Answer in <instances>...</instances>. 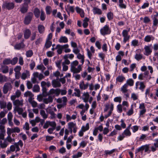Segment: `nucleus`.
Segmentation results:
<instances>
[{
    "label": "nucleus",
    "mask_w": 158,
    "mask_h": 158,
    "mask_svg": "<svg viewBox=\"0 0 158 158\" xmlns=\"http://www.w3.org/2000/svg\"><path fill=\"white\" fill-rule=\"evenodd\" d=\"M147 135L146 134H142L139 139L140 141H143L144 140H147L146 137Z\"/></svg>",
    "instance_id": "nucleus-33"
},
{
    "label": "nucleus",
    "mask_w": 158,
    "mask_h": 158,
    "mask_svg": "<svg viewBox=\"0 0 158 158\" xmlns=\"http://www.w3.org/2000/svg\"><path fill=\"white\" fill-rule=\"evenodd\" d=\"M78 62L77 60L73 61L71 63V68H72V67L73 66L74 67H75L76 66L78 65Z\"/></svg>",
    "instance_id": "nucleus-55"
},
{
    "label": "nucleus",
    "mask_w": 158,
    "mask_h": 158,
    "mask_svg": "<svg viewBox=\"0 0 158 158\" xmlns=\"http://www.w3.org/2000/svg\"><path fill=\"white\" fill-rule=\"evenodd\" d=\"M139 44V40L135 39L132 40L131 43V46L135 47L138 45Z\"/></svg>",
    "instance_id": "nucleus-37"
},
{
    "label": "nucleus",
    "mask_w": 158,
    "mask_h": 158,
    "mask_svg": "<svg viewBox=\"0 0 158 158\" xmlns=\"http://www.w3.org/2000/svg\"><path fill=\"white\" fill-rule=\"evenodd\" d=\"M123 36V37H126L128 36V33L127 31V30H123L122 33Z\"/></svg>",
    "instance_id": "nucleus-62"
},
{
    "label": "nucleus",
    "mask_w": 158,
    "mask_h": 158,
    "mask_svg": "<svg viewBox=\"0 0 158 158\" xmlns=\"http://www.w3.org/2000/svg\"><path fill=\"white\" fill-rule=\"evenodd\" d=\"M122 133L125 136H130L131 134L130 131L126 129L123 131Z\"/></svg>",
    "instance_id": "nucleus-27"
},
{
    "label": "nucleus",
    "mask_w": 158,
    "mask_h": 158,
    "mask_svg": "<svg viewBox=\"0 0 158 158\" xmlns=\"http://www.w3.org/2000/svg\"><path fill=\"white\" fill-rule=\"evenodd\" d=\"M144 49L146 52L145 55L148 56L150 55L152 52V48L149 47V46L145 45L144 47Z\"/></svg>",
    "instance_id": "nucleus-7"
},
{
    "label": "nucleus",
    "mask_w": 158,
    "mask_h": 158,
    "mask_svg": "<svg viewBox=\"0 0 158 158\" xmlns=\"http://www.w3.org/2000/svg\"><path fill=\"white\" fill-rule=\"evenodd\" d=\"M29 101L33 107L35 108L37 107V103L35 101H32L31 99H29Z\"/></svg>",
    "instance_id": "nucleus-43"
},
{
    "label": "nucleus",
    "mask_w": 158,
    "mask_h": 158,
    "mask_svg": "<svg viewBox=\"0 0 158 158\" xmlns=\"http://www.w3.org/2000/svg\"><path fill=\"white\" fill-rule=\"evenodd\" d=\"M52 45V42L51 41L46 40L44 48H45L46 49H48Z\"/></svg>",
    "instance_id": "nucleus-25"
},
{
    "label": "nucleus",
    "mask_w": 158,
    "mask_h": 158,
    "mask_svg": "<svg viewBox=\"0 0 158 158\" xmlns=\"http://www.w3.org/2000/svg\"><path fill=\"white\" fill-rule=\"evenodd\" d=\"M150 144H146L143 145L144 146V150L145 152H147L149 151Z\"/></svg>",
    "instance_id": "nucleus-59"
},
{
    "label": "nucleus",
    "mask_w": 158,
    "mask_h": 158,
    "mask_svg": "<svg viewBox=\"0 0 158 158\" xmlns=\"http://www.w3.org/2000/svg\"><path fill=\"white\" fill-rule=\"evenodd\" d=\"M20 142L19 141L18 143H15L14 145H11L10 148V150L12 152H14L16 148V151H19V143Z\"/></svg>",
    "instance_id": "nucleus-8"
},
{
    "label": "nucleus",
    "mask_w": 158,
    "mask_h": 158,
    "mask_svg": "<svg viewBox=\"0 0 158 158\" xmlns=\"http://www.w3.org/2000/svg\"><path fill=\"white\" fill-rule=\"evenodd\" d=\"M93 13L94 15L98 14L100 15L102 14V10L99 8H98L96 7L93 8L92 10Z\"/></svg>",
    "instance_id": "nucleus-12"
},
{
    "label": "nucleus",
    "mask_w": 158,
    "mask_h": 158,
    "mask_svg": "<svg viewBox=\"0 0 158 158\" xmlns=\"http://www.w3.org/2000/svg\"><path fill=\"white\" fill-rule=\"evenodd\" d=\"M12 88V85L10 83H6L4 85L3 89V92L4 94H6L8 90Z\"/></svg>",
    "instance_id": "nucleus-4"
},
{
    "label": "nucleus",
    "mask_w": 158,
    "mask_h": 158,
    "mask_svg": "<svg viewBox=\"0 0 158 158\" xmlns=\"http://www.w3.org/2000/svg\"><path fill=\"white\" fill-rule=\"evenodd\" d=\"M74 90L76 91L73 94L75 96H76L78 97L80 96L81 92L80 90L79 89L75 88Z\"/></svg>",
    "instance_id": "nucleus-39"
},
{
    "label": "nucleus",
    "mask_w": 158,
    "mask_h": 158,
    "mask_svg": "<svg viewBox=\"0 0 158 158\" xmlns=\"http://www.w3.org/2000/svg\"><path fill=\"white\" fill-rule=\"evenodd\" d=\"M107 17L109 20H110L113 19V14L111 12H108L107 15Z\"/></svg>",
    "instance_id": "nucleus-36"
},
{
    "label": "nucleus",
    "mask_w": 158,
    "mask_h": 158,
    "mask_svg": "<svg viewBox=\"0 0 158 158\" xmlns=\"http://www.w3.org/2000/svg\"><path fill=\"white\" fill-rule=\"evenodd\" d=\"M48 97L47 98H45L43 99V102L45 104H48L49 103L52 102H53L54 96L52 97L51 95H48Z\"/></svg>",
    "instance_id": "nucleus-9"
},
{
    "label": "nucleus",
    "mask_w": 158,
    "mask_h": 158,
    "mask_svg": "<svg viewBox=\"0 0 158 158\" xmlns=\"http://www.w3.org/2000/svg\"><path fill=\"white\" fill-rule=\"evenodd\" d=\"M45 15L44 12L43 10L41 11L40 19L42 21H44L45 19Z\"/></svg>",
    "instance_id": "nucleus-47"
},
{
    "label": "nucleus",
    "mask_w": 158,
    "mask_h": 158,
    "mask_svg": "<svg viewBox=\"0 0 158 158\" xmlns=\"http://www.w3.org/2000/svg\"><path fill=\"white\" fill-rule=\"evenodd\" d=\"M151 20L148 17L146 16L144 17L143 22L144 23H148Z\"/></svg>",
    "instance_id": "nucleus-61"
},
{
    "label": "nucleus",
    "mask_w": 158,
    "mask_h": 158,
    "mask_svg": "<svg viewBox=\"0 0 158 158\" xmlns=\"http://www.w3.org/2000/svg\"><path fill=\"white\" fill-rule=\"evenodd\" d=\"M40 90V88L38 85H35L33 87V91L34 92H39Z\"/></svg>",
    "instance_id": "nucleus-35"
},
{
    "label": "nucleus",
    "mask_w": 158,
    "mask_h": 158,
    "mask_svg": "<svg viewBox=\"0 0 158 158\" xmlns=\"http://www.w3.org/2000/svg\"><path fill=\"white\" fill-rule=\"evenodd\" d=\"M125 79V77L122 75L118 76L116 78V81L119 82H122Z\"/></svg>",
    "instance_id": "nucleus-30"
},
{
    "label": "nucleus",
    "mask_w": 158,
    "mask_h": 158,
    "mask_svg": "<svg viewBox=\"0 0 158 158\" xmlns=\"http://www.w3.org/2000/svg\"><path fill=\"white\" fill-rule=\"evenodd\" d=\"M5 134V131H1L0 133V139H4Z\"/></svg>",
    "instance_id": "nucleus-58"
},
{
    "label": "nucleus",
    "mask_w": 158,
    "mask_h": 158,
    "mask_svg": "<svg viewBox=\"0 0 158 158\" xmlns=\"http://www.w3.org/2000/svg\"><path fill=\"white\" fill-rule=\"evenodd\" d=\"M36 68L39 70H44L45 69V67L42 64L37 65L36 67Z\"/></svg>",
    "instance_id": "nucleus-57"
},
{
    "label": "nucleus",
    "mask_w": 158,
    "mask_h": 158,
    "mask_svg": "<svg viewBox=\"0 0 158 158\" xmlns=\"http://www.w3.org/2000/svg\"><path fill=\"white\" fill-rule=\"evenodd\" d=\"M33 54V52L32 50H29L26 52V55L27 57H31Z\"/></svg>",
    "instance_id": "nucleus-46"
},
{
    "label": "nucleus",
    "mask_w": 158,
    "mask_h": 158,
    "mask_svg": "<svg viewBox=\"0 0 158 158\" xmlns=\"http://www.w3.org/2000/svg\"><path fill=\"white\" fill-rule=\"evenodd\" d=\"M38 30L40 34H43L44 32L45 27L43 25H40L38 26Z\"/></svg>",
    "instance_id": "nucleus-17"
},
{
    "label": "nucleus",
    "mask_w": 158,
    "mask_h": 158,
    "mask_svg": "<svg viewBox=\"0 0 158 158\" xmlns=\"http://www.w3.org/2000/svg\"><path fill=\"white\" fill-rule=\"evenodd\" d=\"M82 155V153L81 152H78L76 154L72 156V158H78L81 157Z\"/></svg>",
    "instance_id": "nucleus-45"
},
{
    "label": "nucleus",
    "mask_w": 158,
    "mask_h": 158,
    "mask_svg": "<svg viewBox=\"0 0 158 158\" xmlns=\"http://www.w3.org/2000/svg\"><path fill=\"white\" fill-rule=\"evenodd\" d=\"M40 13V10L38 8L36 7L35 8L33 13L36 18H38L39 17Z\"/></svg>",
    "instance_id": "nucleus-16"
},
{
    "label": "nucleus",
    "mask_w": 158,
    "mask_h": 158,
    "mask_svg": "<svg viewBox=\"0 0 158 158\" xmlns=\"http://www.w3.org/2000/svg\"><path fill=\"white\" fill-rule=\"evenodd\" d=\"M28 9V7L23 5L22 8H20V11L22 13H25L27 12Z\"/></svg>",
    "instance_id": "nucleus-24"
},
{
    "label": "nucleus",
    "mask_w": 158,
    "mask_h": 158,
    "mask_svg": "<svg viewBox=\"0 0 158 158\" xmlns=\"http://www.w3.org/2000/svg\"><path fill=\"white\" fill-rule=\"evenodd\" d=\"M143 58L142 54H138L136 53L135 56V58L137 60L139 61Z\"/></svg>",
    "instance_id": "nucleus-31"
},
{
    "label": "nucleus",
    "mask_w": 158,
    "mask_h": 158,
    "mask_svg": "<svg viewBox=\"0 0 158 158\" xmlns=\"http://www.w3.org/2000/svg\"><path fill=\"white\" fill-rule=\"evenodd\" d=\"M71 69V71L73 72V73H78L81 70L82 68L81 65H79L77 68L73 66L72 68Z\"/></svg>",
    "instance_id": "nucleus-10"
},
{
    "label": "nucleus",
    "mask_w": 158,
    "mask_h": 158,
    "mask_svg": "<svg viewBox=\"0 0 158 158\" xmlns=\"http://www.w3.org/2000/svg\"><path fill=\"white\" fill-rule=\"evenodd\" d=\"M13 104L15 106L14 108L15 113H17L19 114H20V101L19 99L16 100L13 102Z\"/></svg>",
    "instance_id": "nucleus-3"
},
{
    "label": "nucleus",
    "mask_w": 158,
    "mask_h": 158,
    "mask_svg": "<svg viewBox=\"0 0 158 158\" xmlns=\"http://www.w3.org/2000/svg\"><path fill=\"white\" fill-rule=\"evenodd\" d=\"M84 95L85 97L83 98V99L84 102L86 103L88 101L89 98V95L88 92H86V93L84 94Z\"/></svg>",
    "instance_id": "nucleus-29"
},
{
    "label": "nucleus",
    "mask_w": 158,
    "mask_h": 158,
    "mask_svg": "<svg viewBox=\"0 0 158 158\" xmlns=\"http://www.w3.org/2000/svg\"><path fill=\"white\" fill-rule=\"evenodd\" d=\"M3 6L8 10L13 9L14 7V4L12 2H5L3 4Z\"/></svg>",
    "instance_id": "nucleus-5"
},
{
    "label": "nucleus",
    "mask_w": 158,
    "mask_h": 158,
    "mask_svg": "<svg viewBox=\"0 0 158 158\" xmlns=\"http://www.w3.org/2000/svg\"><path fill=\"white\" fill-rule=\"evenodd\" d=\"M119 6L122 9H126V5L123 3V0H118Z\"/></svg>",
    "instance_id": "nucleus-20"
},
{
    "label": "nucleus",
    "mask_w": 158,
    "mask_h": 158,
    "mask_svg": "<svg viewBox=\"0 0 158 158\" xmlns=\"http://www.w3.org/2000/svg\"><path fill=\"white\" fill-rule=\"evenodd\" d=\"M59 42L60 43H66L68 42V39L65 36H61L59 39Z\"/></svg>",
    "instance_id": "nucleus-21"
},
{
    "label": "nucleus",
    "mask_w": 158,
    "mask_h": 158,
    "mask_svg": "<svg viewBox=\"0 0 158 158\" xmlns=\"http://www.w3.org/2000/svg\"><path fill=\"white\" fill-rule=\"evenodd\" d=\"M134 81L131 78L128 79L127 81V86L129 85L130 86H132L134 85Z\"/></svg>",
    "instance_id": "nucleus-34"
},
{
    "label": "nucleus",
    "mask_w": 158,
    "mask_h": 158,
    "mask_svg": "<svg viewBox=\"0 0 158 158\" xmlns=\"http://www.w3.org/2000/svg\"><path fill=\"white\" fill-rule=\"evenodd\" d=\"M42 94L43 95L44 97H46L48 95V92H47V89L46 87L42 88Z\"/></svg>",
    "instance_id": "nucleus-28"
},
{
    "label": "nucleus",
    "mask_w": 158,
    "mask_h": 158,
    "mask_svg": "<svg viewBox=\"0 0 158 158\" xmlns=\"http://www.w3.org/2000/svg\"><path fill=\"white\" fill-rule=\"evenodd\" d=\"M117 150L116 149H113L110 151L108 150H106L104 151L105 154L104 155L107 156L108 155H110L113 154L115 151Z\"/></svg>",
    "instance_id": "nucleus-23"
},
{
    "label": "nucleus",
    "mask_w": 158,
    "mask_h": 158,
    "mask_svg": "<svg viewBox=\"0 0 158 158\" xmlns=\"http://www.w3.org/2000/svg\"><path fill=\"white\" fill-rule=\"evenodd\" d=\"M117 134V131L115 130H114L112 131L110 134H109L108 136H113L114 135H115Z\"/></svg>",
    "instance_id": "nucleus-63"
},
{
    "label": "nucleus",
    "mask_w": 158,
    "mask_h": 158,
    "mask_svg": "<svg viewBox=\"0 0 158 158\" xmlns=\"http://www.w3.org/2000/svg\"><path fill=\"white\" fill-rule=\"evenodd\" d=\"M6 106V102L3 101H0V106L1 109H4Z\"/></svg>",
    "instance_id": "nucleus-32"
},
{
    "label": "nucleus",
    "mask_w": 158,
    "mask_h": 158,
    "mask_svg": "<svg viewBox=\"0 0 158 158\" xmlns=\"http://www.w3.org/2000/svg\"><path fill=\"white\" fill-rule=\"evenodd\" d=\"M31 30L28 28H26L23 31L24 37L25 39H28L31 36Z\"/></svg>",
    "instance_id": "nucleus-6"
},
{
    "label": "nucleus",
    "mask_w": 158,
    "mask_h": 158,
    "mask_svg": "<svg viewBox=\"0 0 158 158\" xmlns=\"http://www.w3.org/2000/svg\"><path fill=\"white\" fill-rule=\"evenodd\" d=\"M7 80V78L6 77L3 76L1 74H0V82L6 81Z\"/></svg>",
    "instance_id": "nucleus-40"
},
{
    "label": "nucleus",
    "mask_w": 158,
    "mask_h": 158,
    "mask_svg": "<svg viewBox=\"0 0 158 158\" xmlns=\"http://www.w3.org/2000/svg\"><path fill=\"white\" fill-rule=\"evenodd\" d=\"M144 150V146L143 145L141 146L140 147L136 149L135 151V153L137 154L139 152H143Z\"/></svg>",
    "instance_id": "nucleus-53"
},
{
    "label": "nucleus",
    "mask_w": 158,
    "mask_h": 158,
    "mask_svg": "<svg viewBox=\"0 0 158 158\" xmlns=\"http://www.w3.org/2000/svg\"><path fill=\"white\" fill-rule=\"evenodd\" d=\"M153 19V25L152 27H156H156L158 26V19L156 18H153L152 19Z\"/></svg>",
    "instance_id": "nucleus-26"
},
{
    "label": "nucleus",
    "mask_w": 158,
    "mask_h": 158,
    "mask_svg": "<svg viewBox=\"0 0 158 158\" xmlns=\"http://www.w3.org/2000/svg\"><path fill=\"white\" fill-rule=\"evenodd\" d=\"M20 96V91L18 90L16 92V94L11 96V99L12 101H14L16 98H18Z\"/></svg>",
    "instance_id": "nucleus-19"
},
{
    "label": "nucleus",
    "mask_w": 158,
    "mask_h": 158,
    "mask_svg": "<svg viewBox=\"0 0 158 158\" xmlns=\"http://www.w3.org/2000/svg\"><path fill=\"white\" fill-rule=\"evenodd\" d=\"M0 70L3 73H6L8 72L9 67L6 65H2V66Z\"/></svg>",
    "instance_id": "nucleus-18"
},
{
    "label": "nucleus",
    "mask_w": 158,
    "mask_h": 158,
    "mask_svg": "<svg viewBox=\"0 0 158 158\" xmlns=\"http://www.w3.org/2000/svg\"><path fill=\"white\" fill-rule=\"evenodd\" d=\"M15 76L16 79H19L20 77V66H17L15 69Z\"/></svg>",
    "instance_id": "nucleus-11"
},
{
    "label": "nucleus",
    "mask_w": 158,
    "mask_h": 158,
    "mask_svg": "<svg viewBox=\"0 0 158 158\" xmlns=\"http://www.w3.org/2000/svg\"><path fill=\"white\" fill-rule=\"evenodd\" d=\"M87 143L84 141H82L80 143V147L84 148L87 145Z\"/></svg>",
    "instance_id": "nucleus-54"
},
{
    "label": "nucleus",
    "mask_w": 158,
    "mask_h": 158,
    "mask_svg": "<svg viewBox=\"0 0 158 158\" xmlns=\"http://www.w3.org/2000/svg\"><path fill=\"white\" fill-rule=\"evenodd\" d=\"M33 14L32 12H29L27 15L25 16L24 20V23L25 25L29 24L32 20L33 17Z\"/></svg>",
    "instance_id": "nucleus-2"
},
{
    "label": "nucleus",
    "mask_w": 158,
    "mask_h": 158,
    "mask_svg": "<svg viewBox=\"0 0 158 158\" xmlns=\"http://www.w3.org/2000/svg\"><path fill=\"white\" fill-rule=\"evenodd\" d=\"M8 145V143L6 141H4L3 143H1L0 144V146L2 148H5Z\"/></svg>",
    "instance_id": "nucleus-60"
},
{
    "label": "nucleus",
    "mask_w": 158,
    "mask_h": 158,
    "mask_svg": "<svg viewBox=\"0 0 158 158\" xmlns=\"http://www.w3.org/2000/svg\"><path fill=\"white\" fill-rule=\"evenodd\" d=\"M100 31L102 35H106L110 34L111 33V30L109 25H105L103 27V28L100 29Z\"/></svg>",
    "instance_id": "nucleus-1"
},
{
    "label": "nucleus",
    "mask_w": 158,
    "mask_h": 158,
    "mask_svg": "<svg viewBox=\"0 0 158 158\" xmlns=\"http://www.w3.org/2000/svg\"><path fill=\"white\" fill-rule=\"evenodd\" d=\"M52 86L54 88L59 87L61 85L60 82L59 81L56 80H53L52 81Z\"/></svg>",
    "instance_id": "nucleus-15"
},
{
    "label": "nucleus",
    "mask_w": 158,
    "mask_h": 158,
    "mask_svg": "<svg viewBox=\"0 0 158 158\" xmlns=\"http://www.w3.org/2000/svg\"><path fill=\"white\" fill-rule=\"evenodd\" d=\"M127 87L128 86L127 84H125L121 88V90L123 93H125L127 92L128 91V90L127 89Z\"/></svg>",
    "instance_id": "nucleus-22"
},
{
    "label": "nucleus",
    "mask_w": 158,
    "mask_h": 158,
    "mask_svg": "<svg viewBox=\"0 0 158 158\" xmlns=\"http://www.w3.org/2000/svg\"><path fill=\"white\" fill-rule=\"evenodd\" d=\"M46 13L47 15H50L52 9L50 6H47L45 9Z\"/></svg>",
    "instance_id": "nucleus-41"
},
{
    "label": "nucleus",
    "mask_w": 158,
    "mask_h": 158,
    "mask_svg": "<svg viewBox=\"0 0 158 158\" xmlns=\"http://www.w3.org/2000/svg\"><path fill=\"white\" fill-rule=\"evenodd\" d=\"M40 114L44 119H46L48 118L47 114H46L45 111L44 110H40Z\"/></svg>",
    "instance_id": "nucleus-38"
},
{
    "label": "nucleus",
    "mask_w": 158,
    "mask_h": 158,
    "mask_svg": "<svg viewBox=\"0 0 158 158\" xmlns=\"http://www.w3.org/2000/svg\"><path fill=\"white\" fill-rule=\"evenodd\" d=\"M11 60L10 59H5L3 61L2 63L5 65L10 64Z\"/></svg>",
    "instance_id": "nucleus-44"
},
{
    "label": "nucleus",
    "mask_w": 158,
    "mask_h": 158,
    "mask_svg": "<svg viewBox=\"0 0 158 158\" xmlns=\"http://www.w3.org/2000/svg\"><path fill=\"white\" fill-rule=\"evenodd\" d=\"M33 94L30 91H27L24 94V96L26 97H29L31 98Z\"/></svg>",
    "instance_id": "nucleus-48"
},
{
    "label": "nucleus",
    "mask_w": 158,
    "mask_h": 158,
    "mask_svg": "<svg viewBox=\"0 0 158 158\" xmlns=\"http://www.w3.org/2000/svg\"><path fill=\"white\" fill-rule=\"evenodd\" d=\"M154 38L152 35H146L144 38V41L147 42L151 41V40H153Z\"/></svg>",
    "instance_id": "nucleus-14"
},
{
    "label": "nucleus",
    "mask_w": 158,
    "mask_h": 158,
    "mask_svg": "<svg viewBox=\"0 0 158 158\" xmlns=\"http://www.w3.org/2000/svg\"><path fill=\"white\" fill-rule=\"evenodd\" d=\"M12 117L13 115L12 113L10 112H9L8 114L7 118L8 120L9 124L11 126H12L13 124V122L11 121Z\"/></svg>",
    "instance_id": "nucleus-13"
},
{
    "label": "nucleus",
    "mask_w": 158,
    "mask_h": 158,
    "mask_svg": "<svg viewBox=\"0 0 158 158\" xmlns=\"http://www.w3.org/2000/svg\"><path fill=\"white\" fill-rule=\"evenodd\" d=\"M13 133H14V128H7V133L8 135H11V134Z\"/></svg>",
    "instance_id": "nucleus-50"
},
{
    "label": "nucleus",
    "mask_w": 158,
    "mask_h": 158,
    "mask_svg": "<svg viewBox=\"0 0 158 158\" xmlns=\"http://www.w3.org/2000/svg\"><path fill=\"white\" fill-rule=\"evenodd\" d=\"M89 129V126L88 123H87L85 127L83 126L82 127L81 129L84 132H85L86 131H87Z\"/></svg>",
    "instance_id": "nucleus-42"
},
{
    "label": "nucleus",
    "mask_w": 158,
    "mask_h": 158,
    "mask_svg": "<svg viewBox=\"0 0 158 158\" xmlns=\"http://www.w3.org/2000/svg\"><path fill=\"white\" fill-rule=\"evenodd\" d=\"M60 90L59 89H55V93L56 96H58L60 94Z\"/></svg>",
    "instance_id": "nucleus-64"
},
{
    "label": "nucleus",
    "mask_w": 158,
    "mask_h": 158,
    "mask_svg": "<svg viewBox=\"0 0 158 158\" xmlns=\"http://www.w3.org/2000/svg\"><path fill=\"white\" fill-rule=\"evenodd\" d=\"M139 126L137 125H135L132 127L131 128L132 130L133 133H135L137 131L139 130Z\"/></svg>",
    "instance_id": "nucleus-52"
},
{
    "label": "nucleus",
    "mask_w": 158,
    "mask_h": 158,
    "mask_svg": "<svg viewBox=\"0 0 158 158\" xmlns=\"http://www.w3.org/2000/svg\"><path fill=\"white\" fill-rule=\"evenodd\" d=\"M18 58L17 57H15L11 60L10 64L12 65L15 64L17 62Z\"/></svg>",
    "instance_id": "nucleus-51"
},
{
    "label": "nucleus",
    "mask_w": 158,
    "mask_h": 158,
    "mask_svg": "<svg viewBox=\"0 0 158 158\" xmlns=\"http://www.w3.org/2000/svg\"><path fill=\"white\" fill-rule=\"evenodd\" d=\"M121 98L120 97H115L114 99V101L115 102H119L121 103Z\"/></svg>",
    "instance_id": "nucleus-56"
},
{
    "label": "nucleus",
    "mask_w": 158,
    "mask_h": 158,
    "mask_svg": "<svg viewBox=\"0 0 158 158\" xmlns=\"http://www.w3.org/2000/svg\"><path fill=\"white\" fill-rule=\"evenodd\" d=\"M145 87V85H144V83L143 82H140V87H139V89L143 92L144 91V89Z\"/></svg>",
    "instance_id": "nucleus-49"
}]
</instances>
